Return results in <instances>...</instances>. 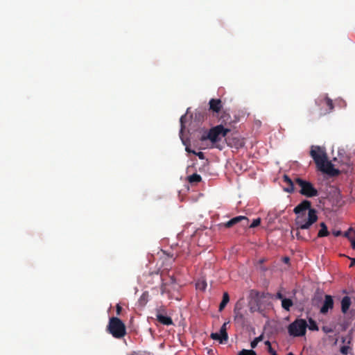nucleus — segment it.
<instances>
[{"instance_id": "ea45409f", "label": "nucleus", "mask_w": 355, "mask_h": 355, "mask_svg": "<svg viewBox=\"0 0 355 355\" xmlns=\"http://www.w3.org/2000/svg\"><path fill=\"white\" fill-rule=\"evenodd\" d=\"M353 249H355V245H352Z\"/></svg>"}, {"instance_id": "a878e982", "label": "nucleus", "mask_w": 355, "mask_h": 355, "mask_svg": "<svg viewBox=\"0 0 355 355\" xmlns=\"http://www.w3.org/2000/svg\"><path fill=\"white\" fill-rule=\"evenodd\" d=\"M206 287H207V283L205 281L198 282L196 283V288L197 289L204 291V290H205Z\"/></svg>"}, {"instance_id": "2eb2a0df", "label": "nucleus", "mask_w": 355, "mask_h": 355, "mask_svg": "<svg viewBox=\"0 0 355 355\" xmlns=\"http://www.w3.org/2000/svg\"><path fill=\"white\" fill-rule=\"evenodd\" d=\"M351 299L349 296H345L341 300V311L343 313H346L351 305Z\"/></svg>"}, {"instance_id": "c756f323", "label": "nucleus", "mask_w": 355, "mask_h": 355, "mask_svg": "<svg viewBox=\"0 0 355 355\" xmlns=\"http://www.w3.org/2000/svg\"><path fill=\"white\" fill-rule=\"evenodd\" d=\"M266 261V259L265 258H261L259 260L258 263L260 264V265H262L264 262ZM260 270L265 272L268 270V268L265 266H260Z\"/></svg>"}, {"instance_id": "9d476101", "label": "nucleus", "mask_w": 355, "mask_h": 355, "mask_svg": "<svg viewBox=\"0 0 355 355\" xmlns=\"http://www.w3.org/2000/svg\"><path fill=\"white\" fill-rule=\"evenodd\" d=\"M165 313V310L163 309H157L156 312V319L157 321L162 324L169 326L173 324V320L171 317L165 315L164 313Z\"/></svg>"}, {"instance_id": "5701e85b", "label": "nucleus", "mask_w": 355, "mask_h": 355, "mask_svg": "<svg viewBox=\"0 0 355 355\" xmlns=\"http://www.w3.org/2000/svg\"><path fill=\"white\" fill-rule=\"evenodd\" d=\"M261 223V218H257L256 219H254L253 221L250 224V221L248 220V225L247 227L248 228H254L257 226H259Z\"/></svg>"}, {"instance_id": "cd10ccee", "label": "nucleus", "mask_w": 355, "mask_h": 355, "mask_svg": "<svg viewBox=\"0 0 355 355\" xmlns=\"http://www.w3.org/2000/svg\"><path fill=\"white\" fill-rule=\"evenodd\" d=\"M185 121H186V114L182 115L180 119V125H181L180 134L183 132V130L185 128V126H184Z\"/></svg>"}, {"instance_id": "dca6fc26", "label": "nucleus", "mask_w": 355, "mask_h": 355, "mask_svg": "<svg viewBox=\"0 0 355 355\" xmlns=\"http://www.w3.org/2000/svg\"><path fill=\"white\" fill-rule=\"evenodd\" d=\"M219 121L221 122V124H227L231 123V116L230 114L227 112L223 110L220 113L219 116Z\"/></svg>"}, {"instance_id": "423d86ee", "label": "nucleus", "mask_w": 355, "mask_h": 355, "mask_svg": "<svg viewBox=\"0 0 355 355\" xmlns=\"http://www.w3.org/2000/svg\"><path fill=\"white\" fill-rule=\"evenodd\" d=\"M307 322L304 319H296L289 324L288 327V333L293 336H302L306 334Z\"/></svg>"}, {"instance_id": "9b49d317", "label": "nucleus", "mask_w": 355, "mask_h": 355, "mask_svg": "<svg viewBox=\"0 0 355 355\" xmlns=\"http://www.w3.org/2000/svg\"><path fill=\"white\" fill-rule=\"evenodd\" d=\"M234 322L242 327L247 324V320L241 311V308H238L237 304L234 309Z\"/></svg>"}, {"instance_id": "7c9ffc66", "label": "nucleus", "mask_w": 355, "mask_h": 355, "mask_svg": "<svg viewBox=\"0 0 355 355\" xmlns=\"http://www.w3.org/2000/svg\"><path fill=\"white\" fill-rule=\"evenodd\" d=\"M322 330L325 334L332 333V332L334 331L333 328H331V327H329V326H323V327H322Z\"/></svg>"}, {"instance_id": "39448f33", "label": "nucleus", "mask_w": 355, "mask_h": 355, "mask_svg": "<svg viewBox=\"0 0 355 355\" xmlns=\"http://www.w3.org/2000/svg\"><path fill=\"white\" fill-rule=\"evenodd\" d=\"M107 331L116 338H121L126 334L124 323L116 317H112L110 319Z\"/></svg>"}, {"instance_id": "1a4fd4ad", "label": "nucleus", "mask_w": 355, "mask_h": 355, "mask_svg": "<svg viewBox=\"0 0 355 355\" xmlns=\"http://www.w3.org/2000/svg\"><path fill=\"white\" fill-rule=\"evenodd\" d=\"M315 103L318 106H322L323 104H326L328 107L324 112H322L320 115L326 114L327 113L331 112L334 108V103L331 99H330L327 95L320 96L316 101Z\"/></svg>"}, {"instance_id": "a211bd4d", "label": "nucleus", "mask_w": 355, "mask_h": 355, "mask_svg": "<svg viewBox=\"0 0 355 355\" xmlns=\"http://www.w3.org/2000/svg\"><path fill=\"white\" fill-rule=\"evenodd\" d=\"M229 301H230L229 294L227 292H225L223 295L222 301L219 304V307H218L219 311H222L225 309V307L226 306V305L227 304Z\"/></svg>"}, {"instance_id": "6ab92c4d", "label": "nucleus", "mask_w": 355, "mask_h": 355, "mask_svg": "<svg viewBox=\"0 0 355 355\" xmlns=\"http://www.w3.org/2000/svg\"><path fill=\"white\" fill-rule=\"evenodd\" d=\"M293 302L292 300H291V299L284 298L282 301V308L288 311H290V309L291 306H293Z\"/></svg>"}, {"instance_id": "6e6552de", "label": "nucleus", "mask_w": 355, "mask_h": 355, "mask_svg": "<svg viewBox=\"0 0 355 355\" xmlns=\"http://www.w3.org/2000/svg\"><path fill=\"white\" fill-rule=\"evenodd\" d=\"M228 322H225L220 327L219 333H211L210 337L213 340H218L220 343L227 341L228 335L227 333V325Z\"/></svg>"}, {"instance_id": "58836bf2", "label": "nucleus", "mask_w": 355, "mask_h": 355, "mask_svg": "<svg viewBox=\"0 0 355 355\" xmlns=\"http://www.w3.org/2000/svg\"><path fill=\"white\" fill-rule=\"evenodd\" d=\"M343 343H345V338H343Z\"/></svg>"}, {"instance_id": "bb28decb", "label": "nucleus", "mask_w": 355, "mask_h": 355, "mask_svg": "<svg viewBox=\"0 0 355 355\" xmlns=\"http://www.w3.org/2000/svg\"><path fill=\"white\" fill-rule=\"evenodd\" d=\"M262 340V336H260L259 337L255 338L250 343V346L252 348H255L259 342H260Z\"/></svg>"}, {"instance_id": "2f4dec72", "label": "nucleus", "mask_w": 355, "mask_h": 355, "mask_svg": "<svg viewBox=\"0 0 355 355\" xmlns=\"http://www.w3.org/2000/svg\"><path fill=\"white\" fill-rule=\"evenodd\" d=\"M275 297V299L280 300L281 301H282L285 298L283 294L281 293V291L277 292Z\"/></svg>"}, {"instance_id": "4c0bfd02", "label": "nucleus", "mask_w": 355, "mask_h": 355, "mask_svg": "<svg viewBox=\"0 0 355 355\" xmlns=\"http://www.w3.org/2000/svg\"><path fill=\"white\" fill-rule=\"evenodd\" d=\"M265 344H266V345H268V347H270V346H271L270 343V341H268V340L266 341V342H265Z\"/></svg>"}, {"instance_id": "72a5a7b5", "label": "nucleus", "mask_w": 355, "mask_h": 355, "mask_svg": "<svg viewBox=\"0 0 355 355\" xmlns=\"http://www.w3.org/2000/svg\"><path fill=\"white\" fill-rule=\"evenodd\" d=\"M268 352L271 354V355H273V354H277L276 352L272 348L271 346H270V347H268Z\"/></svg>"}, {"instance_id": "412c9836", "label": "nucleus", "mask_w": 355, "mask_h": 355, "mask_svg": "<svg viewBox=\"0 0 355 355\" xmlns=\"http://www.w3.org/2000/svg\"><path fill=\"white\" fill-rule=\"evenodd\" d=\"M320 230H319L318 232V236L319 237H323V236H327L329 232L327 230V225H325L324 223H320Z\"/></svg>"}, {"instance_id": "c9c22d12", "label": "nucleus", "mask_w": 355, "mask_h": 355, "mask_svg": "<svg viewBox=\"0 0 355 355\" xmlns=\"http://www.w3.org/2000/svg\"><path fill=\"white\" fill-rule=\"evenodd\" d=\"M282 261L285 263H288L289 261H290V259L288 257H284L282 258Z\"/></svg>"}, {"instance_id": "4be33fe9", "label": "nucleus", "mask_w": 355, "mask_h": 355, "mask_svg": "<svg viewBox=\"0 0 355 355\" xmlns=\"http://www.w3.org/2000/svg\"><path fill=\"white\" fill-rule=\"evenodd\" d=\"M309 324L308 325L307 324V327H309V329L311 331H318V324L316 323V322L313 320L312 318H309Z\"/></svg>"}, {"instance_id": "f3484780", "label": "nucleus", "mask_w": 355, "mask_h": 355, "mask_svg": "<svg viewBox=\"0 0 355 355\" xmlns=\"http://www.w3.org/2000/svg\"><path fill=\"white\" fill-rule=\"evenodd\" d=\"M343 236L348 239L351 244L355 245V229L350 227L344 233Z\"/></svg>"}, {"instance_id": "473e14b6", "label": "nucleus", "mask_w": 355, "mask_h": 355, "mask_svg": "<svg viewBox=\"0 0 355 355\" xmlns=\"http://www.w3.org/2000/svg\"><path fill=\"white\" fill-rule=\"evenodd\" d=\"M332 234H333L334 236H338L342 235V232H341V231H340V230H333V231H332Z\"/></svg>"}, {"instance_id": "b1692460", "label": "nucleus", "mask_w": 355, "mask_h": 355, "mask_svg": "<svg viewBox=\"0 0 355 355\" xmlns=\"http://www.w3.org/2000/svg\"><path fill=\"white\" fill-rule=\"evenodd\" d=\"M186 150L188 153H193V154L197 155L199 157V159H204L205 158V155L202 152L196 153L195 150H191L188 146L186 147Z\"/></svg>"}, {"instance_id": "f8f14e48", "label": "nucleus", "mask_w": 355, "mask_h": 355, "mask_svg": "<svg viewBox=\"0 0 355 355\" xmlns=\"http://www.w3.org/2000/svg\"><path fill=\"white\" fill-rule=\"evenodd\" d=\"M223 108V102L219 98H211L209 101V110L219 114Z\"/></svg>"}, {"instance_id": "7ed1b4c3", "label": "nucleus", "mask_w": 355, "mask_h": 355, "mask_svg": "<svg viewBox=\"0 0 355 355\" xmlns=\"http://www.w3.org/2000/svg\"><path fill=\"white\" fill-rule=\"evenodd\" d=\"M295 183L300 187L299 193L306 197L313 198L318 196V191L314 185L309 181L303 180L300 178H295Z\"/></svg>"}, {"instance_id": "e433bc0d", "label": "nucleus", "mask_w": 355, "mask_h": 355, "mask_svg": "<svg viewBox=\"0 0 355 355\" xmlns=\"http://www.w3.org/2000/svg\"><path fill=\"white\" fill-rule=\"evenodd\" d=\"M354 266H355V258H352L351 259V263L349 264V267H353Z\"/></svg>"}, {"instance_id": "20e7f679", "label": "nucleus", "mask_w": 355, "mask_h": 355, "mask_svg": "<svg viewBox=\"0 0 355 355\" xmlns=\"http://www.w3.org/2000/svg\"><path fill=\"white\" fill-rule=\"evenodd\" d=\"M230 129L225 128L223 125L220 124L211 128L207 136H202L201 140L209 139L212 144H216L227 136Z\"/></svg>"}, {"instance_id": "f03ea898", "label": "nucleus", "mask_w": 355, "mask_h": 355, "mask_svg": "<svg viewBox=\"0 0 355 355\" xmlns=\"http://www.w3.org/2000/svg\"><path fill=\"white\" fill-rule=\"evenodd\" d=\"M310 155L320 171L331 177H335L340 174V171L336 169L333 164L327 160V153L324 148L318 146H312Z\"/></svg>"}, {"instance_id": "a19ab883", "label": "nucleus", "mask_w": 355, "mask_h": 355, "mask_svg": "<svg viewBox=\"0 0 355 355\" xmlns=\"http://www.w3.org/2000/svg\"><path fill=\"white\" fill-rule=\"evenodd\" d=\"M273 355H277V354H273Z\"/></svg>"}, {"instance_id": "f257e3e1", "label": "nucleus", "mask_w": 355, "mask_h": 355, "mask_svg": "<svg viewBox=\"0 0 355 355\" xmlns=\"http://www.w3.org/2000/svg\"><path fill=\"white\" fill-rule=\"evenodd\" d=\"M311 207V202L304 200L294 208L293 211L297 215L296 224L298 229H308L318 220L316 210Z\"/></svg>"}, {"instance_id": "aec40b11", "label": "nucleus", "mask_w": 355, "mask_h": 355, "mask_svg": "<svg viewBox=\"0 0 355 355\" xmlns=\"http://www.w3.org/2000/svg\"><path fill=\"white\" fill-rule=\"evenodd\" d=\"M187 179L188 182L191 184H196L202 180L201 176L197 173L189 175Z\"/></svg>"}, {"instance_id": "ddd939ff", "label": "nucleus", "mask_w": 355, "mask_h": 355, "mask_svg": "<svg viewBox=\"0 0 355 355\" xmlns=\"http://www.w3.org/2000/svg\"><path fill=\"white\" fill-rule=\"evenodd\" d=\"M334 308V300L331 295H326L324 296V301L322 307L320 308V313L326 314L329 310Z\"/></svg>"}, {"instance_id": "393cba45", "label": "nucleus", "mask_w": 355, "mask_h": 355, "mask_svg": "<svg viewBox=\"0 0 355 355\" xmlns=\"http://www.w3.org/2000/svg\"><path fill=\"white\" fill-rule=\"evenodd\" d=\"M237 355H257V354L252 349H242Z\"/></svg>"}, {"instance_id": "f704fd0d", "label": "nucleus", "mask_w": 355, "mask_h": 355, "mask_svg": "<svg viewBox=\"0 0 355 355\" xmlns=\"http://www.w3.org/2000/svg\"><path fill=\"white\" fill-rule=\"evenodd\" d=\"M121 309H122L121 306L119 304H117L116 305V314L117 315H119L121 313Z\"/></svg>"}, {"instance_id": "4468645a", "label": "nucleus", "mask_w": 355, "mask_h": 355, "mask_svg": "<svg viewBox=\"0 0 355 355\" xmlns=\"http://www.w3.org/2000/svg\"><path fill=\"white\" fill-rule=\"evenodd\" d=\"M283 181L287 184V187L284 190L288 193H293L294 191L295 180L293 181L287 175L283 176Z\"/></svg>"}, {"instance_id": "0eeeda50", "label": "nucleus", "mask_w": 355, "mask_h": 355, "mask_svg": "<svg viewBox=\"0 0 355 355\" xmlns=\"http://www.w3.org/2000/svg\"><path fill=\"white\" fill-rule=\"evenodd\" d=\"M235 225H239L241 227L246 228L248 225V218L244 216H238L232 218L229 221L220 224L226 228H230Z\"/></svg>"}, {"instance_id": "c85d7f7f", "label": "nucleus", "mask_w": 355, "mask_h": 355, "mask_svg": "<svg viewBox=\"0 0 355 355\" xmlns=\"http://www.w3.org/2000/svg\"><path fill=\"white\" fill-rule=\"evenodd\" d=\"M349 347L347 345H343L340 347V352L343 355H347L349 350Z\"/></svg>"}]
</instances>
